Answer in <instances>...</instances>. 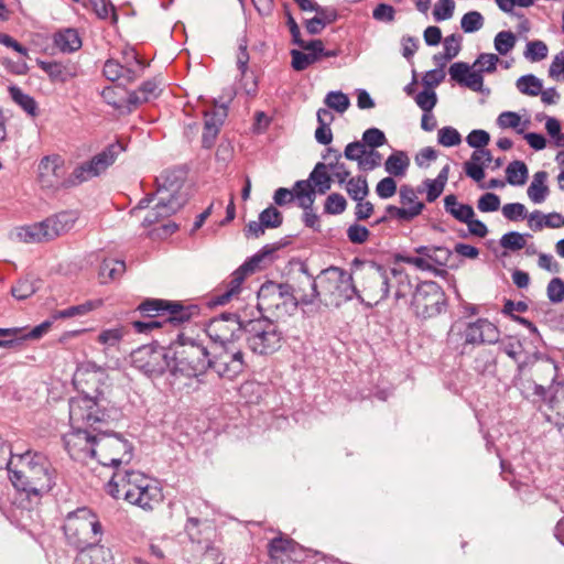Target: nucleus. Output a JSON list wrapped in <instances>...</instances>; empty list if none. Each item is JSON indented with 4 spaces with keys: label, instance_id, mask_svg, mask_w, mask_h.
<instances>
[{
    "label": "nucleus",
    "instance_id": "1",
    "mask_svg": "<svg viewBox=\"0 0 564 564\" xmlns=\"http://www.w3.org/2000/svg\"><path fill=\"white\" fill-rule=\"evenodd\" d=\"M95 392L93 397L84 394L69 400L72 431L64 435L63 441L69 456L82 463L95 459L100 425H108L119 416L118 409L110 405L104 392L98 388Z\"/></svg>",
    "mask_w": 564,
    "mask_h": 564
},
{
    "label": "nucleus",
    "instance_id": "2",
    "mask_svg": "<svg viewBox=\"0 0 564 564\" xmlns=\"http://www.w3.org/2000/svg\"><path fill=\"white\" fill-rule=\"evenodd\" d=\"M358 294L364 303L373 306L386 300L392 282H397L394 299H405L412 292V283L408 273L402 269L390 268L373 261L355 259L351 263Z\"/></svg>",
    "mask_w": 564,
    "mask_h": 564
},
{
    "label": "nucleus",
    "instance_id": "3",
    "mask_svg": "<svg viewBox=\"0 0 564 564\" xmlns=\"http://www.w3.org/2000/svg\"><path fill=\"white\" fill-rule=\"evenodd\" d=\"M10 469L13 486L29 495L41 496L48 492L54 485V470L46 456L30 451L17 454Z\"/></svg>",
    "mask_w": 564,
    "mask_h": 564
},
{
    "label": "nucleus",
    "instance_id": "4",
    "mask_svg": "<svg viewBox=\"0 0 564 564\" xmlns=\"http://www.w3.org/2000/svg\"><path fill=\"white\" fill-rule=\"evenodd\" d=\"M171 361L170 383L177 387L183 384L182 378H196L210 368V357L207 348L196 341L180 344L171 352ZM184 384L186 383L184 382Z\"/></svg>",
    "mask_w": 564,
    "mask_h": 564
},
{
    "label": "nucleus",
    "instance_id": "5",
    "mask_svg": "<svg viewBox=\"0 0 564 564\" xmlns=\"http://www.w3.org/2000/svg\"><path fill=\"white\" fill-rule=\"evenodd\" d=\"M69 544L77 549L94 544L101 534L98 517L88 508H78L69 512L63 525Z\"/></svg>",
    "mask_w": 564,
    "mask_h": 564
},
{
    "label": "nucleus",
    "instance_id": "6",
    "mask_svg": "<svg viewBox=\"0 0 564 564\" xmlns=\"http://www.w3.org/2000/svg\"><path fill=\"white\" fill-rule=\"evenodd\" d=\"M257 307L260 312H268L278 318L292 315L297 308L292 285L267 281L258 291Z\"/></svg>",
    "mask_w": 564,
    "mask_h": 564
},
{
    "label": "nucleus",
    "instance_id": "7",
    "mask_svg": "<svg viewBox=\"0 0 564 564\" xmlns=\"http://www.w3.org/2000/svg\"><path fill=\"white\" fill-rule=\"evenodd\" d=\"M245 334L249 348L258 355L273 354L282 346L283 336L278 324L265 317L248 319Z\"/></svg>",
    "mask_w": 564,
    "mask_h": 564
},
{
    "label": "nucleus",
    "instance_id": "8",
    "mask_svg": "<svg viewBox=\"0 0 564 564\" xmlns=\"http://www.w3.org/2000/svg\"><path fill=\"white\" fill-rule=\"evenodd\" d=\"M100 425V432L97 437L95 459L104 466L118 467L121 464H129L132 459V445L121 435L108 433Z\"/></svg>",
    "mask_w": 564,
    "mask_h": 564
},
{
    "label": "nucleus",
    "instance_id": "9",
    "mask_svg": "<svg viewBox=\"0 0 564 564\" xmlns=\"http://www.w3.org/2000/svg\"><path fill=\"white\" fill-rule=\"evenodd\" d=\"M279 248L280 245H265L260 251H258L249 260L241 264L236 271L232 272L229 282L225 286V290L218 291L213 295L210 304L224 305L228 303L240 292V286L246 276L259 269L261 263L268 257H271Z\"/></svg>",
    "mask_w": 564,
    "mask_h": 564
},
{
    "label": "nucleus",
    "instance_id": "10",
    "mask_svg": "<svg viewBox=\"0 0 564 564\" xmlns=\"http://www.w3.org/2000/svg\"><path fill=\"white\" fill-rule=\"evenodd\" d=\"M317 279L321 292L325 296L346 301L356 296L360 301H364L361 295L358 294V286L355 283L352 272L348 273L344 269L332 265L322 270Z\"/></svg>",
    "mask_w": 564,
    "mask_h": 564
},
{
    "label": "nucleus",
    "instance_id": "11",
    "mask_svg": "<svg viewBox=\"0 0 564 564\" xmlns=\"http://www.w3.org/2000/svg\"><path fill=\"white\" fill-rule=\"evenodd\" d=\"M245 319L236 313H223L206 325V334L217 347L235 346L245 333Z\"/></svg>",
    "mask_w": 564,
    "mask_h": 564
},
{
    "label": "nucleus",
    "instance_id": "12",
    "mask_svg": "<svg viewBox=\"0 0 564 564\" xmlns=\"http://www.w3.org/2000/svg\"><path fill=\"white\" fill-rule=\"evenodd\" d=\"M131 362L145 376L160 377L172 367L171 350L162 346L145 345L131 354Z\"/></svg>",
    "mask_w": 564,
    "mask_h": 564
},
{
    "label": "nucleus",
    "instance_id": "13",
    "mask_svg": "<svg viewBox=\"0 0 564 564\" xmlns=\"http://www.w3.org/2000/svg\"><path fill=\"white\" fill-rule=\"evenodd\" d=\"M446 304L443 289L434 281L420 283L412 296V308L416 316L431 318L442 313Z\"/></svg>",
    "mask_w": 564,
    "mask_h": 564
},
{
    "label": "nucleus",
    "instance_id": "14",
    "mask_svg": "<svg viewBox=\"0 0 564 564\" xmlns=\"http://www.w3.org/2000/svg\"><path fill=\"white\" fill-rule=\"evenodd\" d=\"M123 150V147L119 142L109 144L100 153L93 156L91 160L76 166L72 172V181L69 183L82 184L93 177L99 176L115 163L117 156Z\"/></svg>",
    "mask_w": 564,
    "mask_h": 564
},
{
    "label": "nucleus",
    "instance_id": "15",
    "mask_svg": "<svg viewBox=\"0 0 564 564\" xmlns=\"http://www.w3.org/2000/svg\"><path fill=\"white\" fill-rule=\"evenodd\" d=\"M218 348L220 351L210 358V368L221 378L235 379L246 367L242 350L237 345Z\"/></svg>",
    "mask_w": 564,
    "mask_h": 564
},
{
    "label": "nucleus",
    "instance_id": "16",
    "mask_svg": "<svg viewBox=\"0 0 564 564\" xmlns=\"http://www.w3.org/2000/svg\"><path fill=\"white\" fill-rule=\"evenodd\" d=\"M147 484V476L135 470L117 469L106 486L107 492L115 499H123L127 502L133 498L138 486Z\"/></svg>",
    "mask_w": 564,
    "mask_h": 564
},
{
    "label": "nucleus",
    "instance_id": "17",
    "mask_svg": "<svg viewBox=\"0 0 564 564\" xmlns=\"http://www.w3.org/2000/svg\"><path fill=\"white\" fill-rule=\"evenodd\" d=\"M72 174L66 178L65 169L61 158L45 156L39 164V182L43 188L58 189L61 187H73L77 184H70Z\"/></svg>",
    "mask_w": 564,
    "mask_h": 564
},
{
    "label": "nucleus",
    "instance_id": "18",
    "mask_svg": "<svg viewBox=\"0 0 564 564\" xmlns=\"http://www.w3.org/2000/svg\"><path fill=\"white\" fill-rule=\"evenodd\" d=\"M292 293L294 294L296 306L301 303L304 305L313 304L322 294L318 279H315L310 272L306 263L300 264L299 274L294 279Z\"/></svg>",
    "mask_w": 564,
    "mask_h": 564
},
{
    "label": "nucleus",
    "instance_id": "19",
    "mask_svg": "<svg viewBox=\"0 0 564 564\" xmlns=\"http://www.w3.org/2000/svg\"><path fill=\"white\" fill-rule=\"evenodd\" d=\"M295 198L301 208L307 209L312 207L315 202V189L313 185H311L308 181L302 180L295 182L293 189L279 187L273 195V200L278 206L290 204Z\"/></svg>",
    "mask_w": 564,
    "mask_h": 564
},
{
    "label": "nucleus",
    "instance_id": "20",
    "mask_svg": "<svg viewBox=\"0 0 564 564\" xmlns=\"http://www.w3.org/2000/svg\"><path fill=\"white\" fill-rule=\"evenodd\" d=\"M465 344L492 345L500 338L498 327L486 318H478L468 323L463 333Z\"/></svg>",
    "mask_w": 564,
    "mask_h": 564
},
{
    "label": "nucleus",
    "instance_id": "21",
    "mask_svg": "<svg viewBox=\"0 0 564 564\" xmlns=\"http://www.w3.org/2000/svg\"><path fill=\"white\" fill-rule=\"evenodd\" d=\"M449 76L453 80L463 85L474 91H481L484 86L482 72L479 68H474L465 62H456L451 65L448 69Z\"/></svg>",
    "mask_w": 564,
    "mask_h": 564
},
{
    "label": "nucleus",
    "instance_id": "22",
    "mask_svg": "<svg viewBox=\"0 0 564 564\" xmlns=\"http://www.w3.org/2000/svg\"><path fill=\"white\" fill-rule=\"evenodd\" d=\"M133 498L128 501L143 510H153L162 500L163 494L161 487L152 479L147 477V484L138 486Z\"/></svg>",
    "mask_w": 564,
    "mask_h": 564
},
{
    "label": "nucleus",
    "instance_id": "23",
    "mask_svg": "<svg viewBox=\"0 0 564 564\" xmlns=\"http://www.w3.org/2000/svg\"><path fill=\"white\" fill-rule=\"evenodd\" d=\"M184 203L185 199L175 194H169L167 197L162 196L156 205L144 217L142 224L144 226H151L160 221L162 218L170 217L180 210Z\"/></svg>",
    "mask_w": 564,
    "mask_h": 564
},
{
    "label": "nucleus",
    "instance_id": "24",
    "mask_svg": "<svg viewBox=\"0 0 564 564\" xmlns=\"http://www.w3.org/2000/svg\"><path fill=\"white\" fill-rule=\"evenodd\" d=\"M227 117V107L225 105L205 111L204 132L202 135V143L204 148H212L219 129Z\"/></svg>",
    "mask_w": 564,
    "mask_h": 564
},
{
    "label": "nucleus",
    "instance_id": "25",
    "mask_svg": "<svg viewBox=\"0 0 564 564\" xmlns=\"http://www.w3.org/2000/svg\"><path fill=\"white\" fill-rule=\"evenodd\" d=\"M75 212H62L43 220L50 240L68 232L75 225Z\"/></svg>",
    "mask_w": 564,
    "mask_h": 564
},
{
    "label": "nucleus",
    "instance_id": "26",
    "mask_svg": "<svg viewBox=\"0 0 564 564\" xmlns=\"http://www.w3.org/2000/svg\"><path fill=\"white\" fill-rule=\"evenodd\" d=\"M74 564H112L111 551L96 543L80 549Z\"/></svg>",
    "mask_w": 564,
    "mask_h": 564
},
{
    "label": "nucleus",
    "instance_id": "27",
    "mask_svg": "<svg viewBox=\"0 0 564 564\" xmlns=\"http://www.w3.org/2000/svg\"><path fill=\"white\" fill-rule=\"evenodd\" d=\"M322 159L326 161L325 165H327L328 172H332L330 175L336 178L340 185H343L350 175V171L343 162H340L341 153L338 150L328 147L322 154Z\"/></svg>",
    "mask_w": 564,
    "mask_h": 564
},
{
    "label": "nucleus",
    "instance_id": "28",
    "mask_svg": "<svg viewBox=\"0 0 564 564\" xmlns=\"http://www.w3.org/2000/svg\"><path fill=\"white\" fill-rule=\"evenodd\" d=\"M39 66L47 74L53 83H66L77 75L76 67L70 64L40 61Z\"/></svg>",
    "mask_w": 564,
    "mask_h": 564
},
{
    "label": "nucleus",
    "instance_id": "29",
    "mask_svg": "<svg viewBox=\"0 0 564 564\" xmlns=\"http://www.w3.org/2000/svg\"><path fill=\"white\" fill-rule=\"evenodd\" d=\"M197 306H183L177 302L165 301V316L163 318L164 325H181L188 321L194 314H197Z\"/></svg>",
    "mask_w": 564,
    "mask_h": 564
},
{
    "label": "nucleus",
    "instance_id": "30",
    "mask_svg": "<svg viewBox=\"0 0 564 564\" xmlns=\"http://www.w3.org/2000/svg\"><path fill=\"white\" fill-rule=\"evenodd\" d=\"M41 285V279L35 275L28 274L24 278L19 279L17 283L11 286L10 292L15 300L23 301L35 294L40 290Z\"/></svg>",
    "mask_w": 564,
    "mask_h": 564
},
{
    "label": "nucleus",
    "instance_id": "31",
    "mask_svg": "<svg viewBox=\"0 0 564 564\" xmlns=\"http://www.w3.org/2000/svg\"><path fill=\"white\" fill-rule=\"evenodd\" d=\"M307 181L311 185H314L315 194L318 193L323 195L330 189L333 176L328 173L325 162H318L311 172Z\"/></svg>",
    "mask_w": 564,
    "mask_h": 564
},
{
    "label": "nucleus",
    "instance_id": "32",
    "mask_svg": "<svg viewBox=\"0 0 564 564\" xmlns=\"http://www.w3.org/2000/svg\"><path fill=\"white\" fill-rule=\"evenodd\" d=\"M54 44L63 53H73L82 47V39L75 29H65L55 33Z\"/></svg>",
    "mask_w": 564,
    "mask_h": 564
},
{
    "label": "nucleus",
    "instance_id": "33",
    "mask_svg": "<svg viewBox=\"0 0 564 564\" xmlns=\"http://www.w3.org/2000/svg\"><path fill=\"white\" fill-rule=\"evenodd\" d=\"M122 53L126 65H123V75L120 79H124L127 83H133L141 76L145 65L139 59L133 48L124 50Z\"/></svg>",
    "mask_w": 564,
    "mask_h": 564
},
{
    "label": "nucleus",
    "instance_id": "34",
    "mask_svg": "<svg viewBox=\"0 0 564 564\" xmlns=\"http://www.w3.org/2000/svg\"><path fill=\"white\" fill-rule=\"evenodd\" d=\"M17 237L20 241L25 243H40L50 241L43 221L18 228Z\"/></svg>",
    "mask_w": 564,
    "mask_h": 564
},
{
    "label": "nucleus",
    "instance_id": "35",
    "mask_svg": "<svg viewBox=\"0 0 564 564\" xmlns=\"http://www.w3.org/2000/svg\"><path fill=\"white\" fill-rule=\"evenodd\" d=\"M547 180V173L545 171H539L533 175V180L528 187V196L534 204H541L546 199L549 195V187L545 184Z\"/></svg>",
    "mask_w": 564,
    "mask_h": 564
},
{
    "label": "nucleus",
    "instance_id": "36",
    "mask_svg": "<svg viewBox=\"0 0 564 564\" xmlns=\"http://www.w3.org/2000/svg\"><path fill=\"white\" fill-rule=\"evenodd\" d=\"M444 208L446 213L451 214L460 223L468 221L475 216L473 207L467 204L458 203L456 196L453 194L444 198Z\"/></svg>",
    "mask_w": 564,
    "mask_h": 564
},
{
    "label": "nucleus",
    "instance_id": "37",
    "mask_svg": "<svg viewBox=\"0 0 564 564\" xmlns=\"http://www.w3.org/2000/svg\"><path fill=\"white\" fill-rule=\"evenodd\" d=\"M410 165V159L404 151H394L384 162V170L392 176H403Z\"/></svg>",
    "mask_w": 564,
    "mask_h": 564
},
{
    "label": "nucleus",
    "instance_id": "38",
    "mask_svg": "<svg viewBox=\"0 0 564 564\" xmlns=\"http://www.w3.org/2000/svg\"><path fill=\"white\" fill-rule=\"evenodd\" d=\"M9 93L12 100L28 115L31 117H36L39 115L37 102L32 96L25 94L20 87L17 86L9 87Z\"/></svg>",
    "mask_w": 564,
    "mask_h": 564
},
{
    "label": "nucleus",
    "instance_id": "39",
    "mask_svg": "<svg viewBox=\"0 0 564 564\" xmlns=\"http://www.w3.org/2000/svg\"><path fill=\"white\" fill-rule=\"evenodd\" d=\"M102 304L101 300L86 301L83 304L74 305L68 308L57 311L54 315V319L58 318H70L75 316H84L93 310L99 307Z\"/></svg>",
    "mask_w": 564,
    "mask_h": 564
},
{
    "label": "nucleus",
    "instance_id": "40",
    "mask_svg": "<svg viewBox=\"0 0 564 564\" xmlns=\"http://www.w3.org/2000/svg\"><path fill=\"white\" fill-rule=\"evenodd\" d=\"M137 311L150 319L159 317V321H162L165 316V300L147 299L137 307Z\"/></svg>",
    "mask_w": 564,
    "mask_h": 564
},
{
    "label": "nucleus",
    "instance_id": "41",
    "mask_svg": "<svg viewBox=\"0 0 564 564\" xmlns=\"http://www.w3.org/2000/svg\"><path fill=\"white\" fill-rule=\"evenodd\" d=\"M126 271V263L122 260H105L99 270V275L102 282L106 283L111 280L120 278Z\"/></svg>",
    "mask_w": 564,
    "mask_h": 564
},
{
    "label": "nucleus",
    "instance_id": "42",
    "mask_svg": "<svg viewBox=\"0 0 564 564\" xmlns=\"http://www.w3.org/2000/svg\"><path fill=\"white\" fill-rule=\"evenodd\" d=\"M424 209V204H416L411 207H397L393 205H388L386 207V213L389 218H397L402 221H410L419 216Z\"/></svg>",
    "mask_w": 564,
    "mask_h": 564
},
{
    "label": "nucleus",
    "instance_id": "43",
    "mask_svg": "<svg viewBox=\"0 0 564 564\" xmlns=\"http://www.w3.org/2000/svg\"><path fill=\"white\" fill-rule=\"evenodd\" d=\"M395 260L399 262L411 264L421 271L434 272L436 275L443 276L444 274L447 273L445 270L434 268V265L431 262H429L426 258L423 257H413L404 253H398L395 254Z\"/></svg>",
    "mask_w": 564,
    "mask_h": 564
},
{
    "label": "nucleus",
    "instance_id": "44",
    "mask_svg": "<svg viewBox=\"0 0 564 564\" xmlns=\"http://www.w3.org/2000/svg\"><path fill=\"white\" fill-rule=\"evenodd\" d=\"M462 35L457 33L446 36L443 42L444 54H435L433 59L437 61L438 58H444L445 61H451L455 58L462 50Z\"/></svg>",
    "mask_w": 564,
    "mask_h": 564
},
{
    "label": "nucleus",
    "instance_id": "45",
    "mask_svg": "<svg viewBox=\"0 0 564 564\" xmlns=\"http://www.w3.org/2000/svg\"><path fill=\"white\" fill-rule=\"evenodd\" d=\"M506 175L510 185L521 186L527 182L528 167L522 161H513L507 166Z\"/></svg>",
    "mask_w": 564,
    "mask_h": 564
},
{
    "label": "nucleus",
    "instance_id": "46",
    "mask_svg": "<svg viewBox=\"0 0 564 564\" xmlns=\"http://www.w3.org/2000/svg\"><path fill=\"white\" fill-rule=\"evenodd\" d=\"M345 189L354 200H362L369 193L368 183L365 176L351 177L344 183Z\"/></svg>",
    "mask_w": 564,
    "mask_h": 564
},
{
    "label": "nucleus",
    "instance_id": "47",
    "mask_svg": "<svg viewBox=\"0 0 564 564\" xmlns=\"http://www.w3.org/2000/svg\"><path fill=\"white\" fill-rule=\"evenodd\" d=\"M516 86L521 94L528 96H539L543 88L542 80L532 74L518 78Z\"/></svg>",
    "mask_w": 564,
    "mask_h": 564
},
{
    "label": "nucleus",
    "instance_id": "48",
    "mask_svg": "<svg viewBox=\"0 0 564 564\" xmlns=\"http://www.w3.org/2000/svg\"><path fill=\"white\" fill-rule=\"evenodd\" d=\"M127 334L126 328L122 326L104 329L99 333L97 341L105 346V348L117 347Z\"/></svg>",
    "mask_w": 564,
    "mask_h": 564
},
{
    "label": "nucleus",
    "instance_id": "49",
    "mask_svg": "<svg viewBox=\"0 0 564 564\" xmlns=\"http://www.w3.org/2000/svg\"><path fill=\"white\" fill-rule=\"evenodd\" d=\"M517 43V36L511 31H501L494 39L495 50L500 55H507L513 50Z\"/></svg>",
    "mask_w": 564,
    "mask_h": 564
},
{
    "label": "nucleus",
    "instance_id": "50",
    "mask_svg": "<svg viewBox=\"0 0 564 564\" xmlns=\"http://www.w3.org/2000/svg\"><path fill=\"white\" fill-rule=\"evenodd\" d=\"M484 26V17L478 11L465 13L460 20V28L465 33H474Z\"/></svg>",
    "mask_w": 564,
    "mask_h": 564
},
{
    "label": "nucleus",
    "instance_id": "51",
    "mask_svg": "<svg viewBox=\"0 0 564 564\" xmlns=\"http://www.w3.org/2000/svg\"><path fill=\"white\" fill-rule=\"evenodd\" d=\"M291 56H292V67L299 72L306 69L310 65L319 61L318 55H316L314 53H310V52L304 53L299 50H292Z\"/></svg>",
    "mask_w": 564,
    "mask_h": 564
},
{
    "label": "nucleus",
    "instance_id": "52",
    "mask_svg": "<svg viewBox=\"0 0 564 564\" xmlns=\"http://www.w3.org/2000/svg\"><path fill=\"white\" fill-rule=\"evenodd\" d=\"M549 48L543 41L535 40L528 42L524 57L531 62H539L547 56Z\"/></svg>",
    "mask_w": 564,
    "mask_h": 564
},
{
    "label": "nucleus",
    "instance_id": "53",
    "mask_svg": "<svg viewBox=\"0 0 564 564\" xmlns=\"http://www.w3.org/2000/svg\"><path fill=\"white\" fill-rule=\"evenodd\" d=\"M325 104L328 108L336 110L339 113L345 112L349 105V98L341 91H330L325 97Z\"/></svg>",
    "mask_w": 564,
    "mask_h": 564
},
{
    "label": "nucleus",
    "instance_id": "54",
    "mask_svg": "<svg viewBox=\"0 0 564 564\" xmlns=\"http://www.w3.org/2000/svg\"><path fill=\"white\" fill-rule=\"evenodd\" d=\"M499 242L502 248L510 251H518L525 247L524 235L518 231L505 234Z\"/></svg>",
    "mask_w": 564,
    "mask_h": 564
},
{
    "label": "nucleus",
    "instance_id": "55",
    "mask_svg": "<svg viewBox=\"0 0 564 564\" xmlns=\"http://www.w3.org/2000/svg\"><path fill=\"white\" fill-rule=\"evenodd\" d=\"M499 57L492 53H481L473 64V68H479L482 73H494L497 69Z\"/></svg>",
    "mask_w": 564,
    "mask_h": 564
},
{
    "label": "nucleus",
    "instance_id": "56",
    "mask_svg": "<svg viewBox=\"0 0 564 564\" xmlns=\"http://www.w3.org/2000/svg\"><path fill=\"white\" fill-rule=\"evenodd\" d=\"M259 220L265 228H278L283 223V216L274 206H269L259 214Z\"/></svg>",
    "mask_w": 564,
    "mask_h": 564
},
{
    "label": "nucleus",
    "instance_id": "57",
    "mask_svg": "<svg viewBox=\"0 0 564 564\" xmlns=\"http://www.w3.org/2000/svg\"><path fill=\"white\" fill-rule=\"evenodd\" d=\"M346 198L341 194L333 193L326 198L324 210L329 215H339L346 210Z\"/></svg>",
    "mask_w": 564,
    "mask_h": 564
},
{
    "label": "nucleus",
    "instance_id": "58",
    "mask_svg": "<svg viewBox=\"0 0 564 564\" xmlns=\"http://www.w3.org/2000/svg\"><path fill=\"white\" fill-rule=\"evenodd\" d=\"M454 10V0H438L433 9V18L437 22L448 20L453 17Z\"/></svg>",
    "mask_w": 564,
    "mask_h": 564
},
{
    "label": "nucleus",
    "instance_id": "59",
    "mask_svg": "<svg viewBox=\"0 0 564 564\" xmlns=\"http://www.w3.org/2000/svg\"><path fill=\"white\" fill-rule=\"evenodd\" d=\"M156 182L159 183V188H158L159 193L161 192V187H162V192L165 191V192H170V194L177 195L176 192L178 191V188L181 186V180L175 173H171V172L162 173L161 177L156 178Z\"/></svg>",
    "mask_w": 564,
    "mask_h": 564
},
{
    "label": "nucleus",
    "instance_id": "60",
    "mask_svg": "<svg viewBox=\"0 0 564 564\" xmlns=\"http://www.w3.org/2000/svg\"><path fill=\"white\" fill-rule=\"evenodd\" d=\"M361 143L365 147H370L371 149H377L383 145L387 142L386 134L378 128H369L362 134Z\"/></svg>",
    "mask_w": 564,
    "mask_h": 564
},
{
    "label": "nucleus",
    "instance_id": "61",
    "mask_svg": "<svg viewBox=\"0 0 564 564\" xmlns=\"http://www.w3.org/2000/svg\"><path fill=\"white\" fill-rule=\"evenodd\" d=\"M502 215L506 219L517 221L528 216L525 206L521 203H509L502 206Z\"/></svg>",
    "mask_w": 564,
    "mask_h": 564
},
{
    "label": "nucleus",
    "instance_id": "62",
    "mask_svg": "<svg viewBox=\"0 0 564 564\" xmlns=\"http://www.w3.org/2000/svg\"><path fill=\"white\" fill-rule=\"evenodd\" d=\"M415 102L423 112H431L437 102L436 93L433 89H424L416 95Z\"/></svg>",
    "mask_w": 564,
    "mask_h": 564
},
{
    "label": "nucleus",
    "instance_id": "63",
    "mask_svg": "<svg viewBox=\"0 0 564 564\" xmlns=\"http://www.w3.org/2000/svg\"><path fill=\"white\" fill-rule=\"evenodd\" d=\"M547 297L552 303L564 301V282L560 278H553L546 289Z\"/></svg>",
    "mask_w": 564,
    "mask_h": 564
},
{
    "label": "nucleus",
    "instance_id": "64",
    "mask_svg": "<svg viewBox=\"0 0 564 564\" xmlns=\"http://www.w3.org/2000/svg\"><path fill=\"white\" fill-rule=\"evenodd\" d=\"M224 558L220 551L214 546L206 544L204 552L199 556L197 564H223Z\"/></svg>",
    "mask_w": 564,
    "mask_h": 564
}]
</instances>
